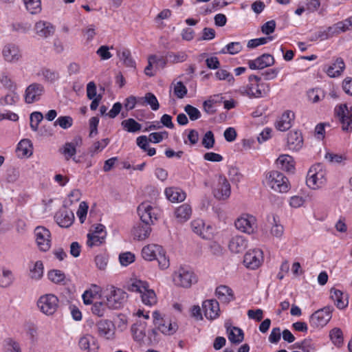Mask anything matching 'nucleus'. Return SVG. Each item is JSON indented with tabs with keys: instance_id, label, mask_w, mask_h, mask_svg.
Segmentation results:
<instances>
[{
	"instance_id": "ea45409f",
	"label": "nucleus",
	"mask_w": 352,
	"mask_h": 352,
	"mask_svg": "<svg viewBox=\"0 0 352 352\" xmlns=\"http://www.w3.org/2000/svg\"><path fill=\"white\" fill-rule=\"evenodd\" d=\"M121 125L129 133H136L142 129V125L133 118H129L122 121Z\"/></svg>"
},
{
	"instance_id": "4d7b16f0",
	"label": "nucleus",
	"mask_w": 352,
	"mask_h": 352,
	"mask_svg": "<svg viewBox=\"0 0 352 352\" xmlns=\"http://www.w3.org/2000/svg\"><path fill=\"white\" fill-rule=\"evenodd\" d=\"M331 341L337 346H340L343 343L342 331L339 328L333 329L329 333Z\"/></svg>"
},
{
	"instance_id": "0e129e2a",
	"label": "nucleus",
	"mask_w": 352,
	"mask_h": 352,
	"mask_svg": "<svg viewBox=\"0 0 352 352\" xmlns=\"http://www.w3.org/2000/svg\"><path fill=\"white\" fill-rule=\"evenodd\" d=\"M184 111L189 116V118L192 121L197 120L201 117L199 110L190 104L186 105Z\"/></svg>"
},
{
	"instance_id": "f257e3e1",
	"label": "nucleus",
	"mask_w": 352,
	"mask_h": 352,
	"mask_svg": "<svg viewBox=\"0 0 352 352\" xmlns=\"http://www.w3.org/2000/svg\"><path fill=\"white\" fill-rule=\"evenodd\" d=\"M125 289L131 292L140 294L142 301L146 305L152 306L157 302L155 291L149 288L146 281L137 278H131L126 282Z\"/></svg>"
},
{
	"instance_id": "79ce46f5",
	"label": "nucleus",
	"mask_w": 352,
	"mask_h": 352,
	"mask_svg": "<svg viewBox=\"0 0 352 352\" xmlns=\"http://www.w3.org/2000/svg\"><path fill=\"white\" fill-rule=\"evenodd\" d=\"M76 144L74 142H66L63 148L60 149V152L64 155L66 160H69L72 157L75 160L74 156L76 153Z\"/></svg>"
},
{
	"instance_id": "e2e57ef3",
	"label": "nucleus",
	"mask_w": 352,
	"mask_h": 352,
	"mask_svg": "<svg viewBox=\"0 0 352 352\" xmlns=\"http://www.w3.org/2000/svg\"><path fill=\"white\" fill-rule=\"evenodd\" d=\"M135 255L130 252H123L119 255V261L122 266H128L131 263H133L135 261Z\"/></svg>"
},
{
	"instance_id": "473e14b6",
	"label": "nucleus",
	"mask_w": 352,
	"mask_h": 352,
	"mask_svg": "<svg viewBox=\"0 0 352 352\" xmlns=\"http://www.w3.org/2000/svg\"><path fill=\"white\" fill-rule=\"evenodd\" d=\"M331 298L334 301L338 309H344L348 305V297L344 296V294L339 289L332 288L330 290Z\"/></svg>"
},
{
	"instance_id": "f03ea898",
	"label": "nucleus",
	"mask_w": 352,
	"mask_h": 352,
	"mask_svg": "<svg viewBox=\"0 0 352 352\" xmlns=\"http://www.w3.org/2000/svg\"><path fill=\"white\" fill-rule=\"evenodd\" d=\"M248 84L239 89L240 93L250 98H260L265 97L270 91L268 83L261 82V78L256 75H250L248 78Z\"/></svg>"
},
{
	"instance_id": "09e8293b",
	"label": "nucleus",
	"mask_w": 352,
	"mask_h": 352,
	"mask_svg": "<svg viewBox=\"0 0 352 352\" xmlns=\"http://www.w3.org/2000/svg\"><path fill=\"white\" fill-rule=\"evenodd\" d=\"M106 234H103L102 235H99V234H94V233H89L87 234V245L90 247V248H92L94 246H99L100 245H101L105 238H106Z\"/></svg>"
},
{
	"instance_id": "c03bdc74",
	"label": "nucleus",
	"mask_w": 352,
	"mask_h": 352,
	"mask_svg": "<svg viewBox=\"0 0 352 352\" xmlns=\"http://www.w3.org/2000/svg\"><path fill=\"white\" fill-rule=\"evenodd\" d=\"M191 228L194 232L201 236L202 238H207L208 236L205 234V230L210 229V226L205 227V223L203 220L197 219L191 223Z\"/></svg>"
},
{
	"instance_id": "052dcab7",
	"label": "nucleus",
	"mask_w": 352,
	"mask_h": 352,
	"mask_svg": "<svg viewBox=\"0 0 352 352\" xmlns=\"http://www.w3.org/2000/svg\"><path fill=\"white\" fill-rule=\"evenodd\" d=\"M272 220L274 224L270 230V233L273 236L280 238L284 233V228L276 221L275 216H273Z\"/></svg>"
},
{
	"instance_id": "5701e85b",
	"label": "nucleus",
	"mask_w": 352,
	"mask_h": 352,
	"mask_svg": "<svg viewBox=\"0 0 352 352\" xmlns=\"http://www.w3.org/2000/svg\"><path fill=\"white\" fill-rule=\"evenodd\" d=\"M303 145L302 133L298 131H292L287 134V146L292 151H299Z\"/></svg>"
},
{
	"instance_id": "6e6d98bb",
	"label": "nucleus",
	"mask_w": 352,
	"mask_h": 352,
	"mask_svg": "<svg viewBox=\"0 0 352 352\" xmlns=\"http://www.w3.org/2000/svg\"><path fill=\"white\" fill-rule=\"evenodd\" d=\"M219 102L218 100L215 98H210L203 103L204 111L209 115H212L217 111L216 104Z\"/></svg>"
},
{
	"instance_id": "de8ad7c7",
	"label": "nucleus",
	"mask_w": 352,
	"mask_h": 352,
	"mask_svg": "<svg viewBox=\"0 0 352 352\" xmlns=\"http://www.w3.org/2000/svg\"><path fill=\"white\" fill-rule=\"evenodd\" d=\"M307 96L308 100L312 103L319 102L325 96L324 91L319 88L309 89L307 93Z\"/></svg>"
},
{
	"instance_id": "680f3d73",
	"label": "nucleus",
	"mask_w": 352,
	"mask_h": 352,
	"mask_svg": "<svg viewBox=\"0 0 352 352\" xmlns=\"http://www.w3.org/2000/svg\"><path fill=\"white\" fill-rule=\"evenodd\" d=\"M43 118V114L38 111L33 112L30 115V127L33 131H37L38 124L42 121Z\"/></svg>"
},
{
	"instance_id": "39448f33",
	"label": "nucleus",
	"mask_w": 352,
	"mask_h": 352,
	"mask_svg": "<svg viewBox=\"0 0 352 352\" xmlns=\"http://www.w3.org/2000/svg\"><path fill=\"white\" fill-rule=\"evenodd\" d=\"M173 279L175 285L184 288H189L197 282V276L188 267H181L176 270Z\"/></svg>"
},
{
	"instance_id": "dca6fc26",
	"label": "nucleus",
	"mask_w": 352,
	"mask_h": 352,
	"mask_svg": "<svg viewBox=\"0 0 352 352\" xmlns=\"http://www.w3.org/2000/svg\"><path fill=\"white\" fill-rule=\"evenodd\" d=\"M79 349L85 352H98L99 344L96 338L89 333L82 335L78 340Z\"/></svg>"
},
{
	"instance_id": "ddd939ff",
	"label": "nucleus",
	"mask_w": 352,
	"mask_h": 352,
	"mask_svg": "<svg viewBox=\"0 0 352 352\" xmlns=\"http://www.w3.org/2000/svg\"><path fill=\"white\" fill-rule=\"evenodd\" d=\"M45 91L43 85L37 82L30 84L25 91V101L28 104L38 101Z\"/></svg>"
},
{
	"instance_id": "c85d7f7f",
	"label": "nucleus",
	"mask_w": 352,
	"mask_h": 352,
	"mask_svg": "<svg viewBox=\"0 0 352 352\" xmlns=\"http://www.w3.org/2000/svg\"><path fill=\"white\" fill-rule=\"evenodd\" d=\"M216 296L223 303H228L234 300L233 291L226 285L217 287L216 289Z\"/></svg>"
},
{
	"instance_id": "37998d69",
	"label": "nucleus",
	"mask_w": 352,
	"mask_h": 352,
	"mask_svg": "<svg viewBox=\"0 0 352 352\" xmlns=\"http://www.w3.org/2000/svg\"><path fill=\"white\" fill-rule=\"evenodd\" d=\"M38 74L42 76L45 81L50 83H54L60 77L58 72L49 68H43Z\"/></svg>"
},
{
	"instance_id": "c9c22d12",
	"label": "nucleus",
	"mask_w": 352,
	"mask_h": 352,
	"mask_svg": "<svg viewBox=\"0 0 352 352\" xmlns=\"http://www.w3.org/2000/svg\"><path fill=\"white\" fill-rule=\"evenodd\" d=\"M43 275V264L41 261H37L30 265V278L33 280H39Z\"/></svg>"
},
{
	"instance_id": "774afa93",
	"label": "nucleus",
	"mask_w": 352,
	"mask_h": 352,
	"mask_svg": "<svg viewBox=\"0 0 352 352\" xmlns=\"http://www.w3.org/2000/svg\"><path fill=\"white\" fill-rule=\"evenodd\" d=\"M5 344L9 352H21L19 343L12 338L5 340Z\"/></svg>"
},
{
	"instance_id": "20e7f679",
	"label": "nucleus",
	"mask_w": 352,
	"mask_h": 352,
	"mask_svg": "<svg viewBox=\"0 0 352 352\" xmlns=\"http://www.w3.org/2000/svg\"><path fill=\"white\" fill-rule=\"evenodd\" d=\"M265 183L272 190L279 193L287 192L290 189L288 178L278 170H272L267 173Z\"/></svg>"
},
{
	"instance_id": "72a5a7b5",
	"label": "nucleus",
	"mask_w": 352,
	"mask_h": 352,
	"mask_svg": "<svg viewBox=\"0 0 352 352\" xmlns=\"http://www.w3.org/2000/svg\"><path fill=\"white\" fill-rule=\"evenodd\" d=\"M14 281L13 272L6 267H0V287L7 288L11 286Z\"/></svg>"
},
{
	"instance_id": "4c0bfd02",
	"label": "nucleus",
	"mask_w": 352,
	"mask_h": 352,
	"mask_svg": "<svg viewBox=\"0 0 352 352\" xmlns=\"http://www.w3.org/2000/svg\"><path fill=\"white\" fill-rule=\"evenodd\" d=\"M228 339L234 344H239L244 339L243 331L239 327H232L228 329Z\"/></svg>"
},
{
	"instance_id": "58836bf2",
	"label": "nucleus",
	"mask_w": 352,
	"mask_h": 352,
	"mask_svg": "<svg viewBox=\"0 0 352 352\" xmlns=\"http://www.w3.org/2000/svg\"><path fill=\"white\" fill-rule=\"evenodd\" d=\"M277 164L280 165L281 168L286 171H291L294 168V160L289 155H281L277 159Z\"/></svg>"
},
{
	"instance_id": "a878e982",
	"label": "nucleus",
	"mask_w": 352,
	"mask_h": 352,
	"mask_svg": "<svg viewBox=\"0 0 352 352\" xmlns=\"http://www.w3.org/2000/svg\"><path fill=\"white\" fill-rule=\"evenodd\" d=\"M36 34L41 38H47L54 34V26L47 21H39L34 25Z\"/></svg>"
},
{
	"instance_id": "2eb2a0df",
	"label": "nucleus",
	"mask_w": 352,
	"mask_h": 352,
	"mask_svg": "<svg viewBox=\"0 0 352 352\" xmlns=\"http://www.w3.org/2000/svg\"><path fill=\"white\" fill-rule=\"evenodd\" d=\"M138 213L144 224L150 226L157 219L155 209L147 202L142 203L138 207Z\"/></svg>"
},
{
	"instance_id": "69168bd1",
	"label": "nucleus",
	"mask_w": 352,
	"mask_h": 352,
	"mask_svg": "<svg viewBox=\"0 0 352 352\" xmlns=\"http://www.w3.org/2000/svg\"><path fill=\"white\" fill-rule=\"evenodd\" d=\"M214 134L211 131H207L202 140V145L207 149L212 148L214 144Z\"/></svg>"
},
{
	"instance_id": "e433bc0d",
	"label": "nucleus",
	"mask_w": 352,
	"mask_h": 352,
	"mask_svg": "<svg viewBox=\"0 0 352 352\" xmlns=\"http://www.w3.org/2000/svg\"><path fill=\"white\" fill-rule=\"evenodd\" d=\"M351 23L346 20L340 21L329 27V34L334 35L340 34V33L345 32L350 30Z\"/></svg>"
},
{
	"instance_id": "b1692460",
	"label": "nucleus",
	"mask_w": 352,
	"mask_h": 352,
	"mask_svg": "<svg viewBox=\"0 0 352 352\" xmlns=\"http://www.w3.org/2000/svg\"><path fill=\"white\" fill-rule=\"evenodd\" d=\"M203 311L206 318L214 320L219 315V305L216 300H207L202 304Z\"/></svg>"
},
{
	"instance_id": "bb28decb",
	"label": "nucleus",
	"mask_w": 352,
	"mask_h": 352,
	"mask_svg": "<svg viewBox=\"0 0 352 352\" xmlns=\"http://www.w3.org/2000/svg\"><path fill=\"white\" fill-rule=\"evenodd\" d=\"M248 245L246 239L239 235L233 236L229 241V250L233 253H240L245 250Z\"/></svg>"
},
{
	"instance_id": "3c124183",
	"label": "nucleus",
	"mask_w": 352,
	"mask_h": 352,
	"mask_svg": "<svg viewBox=\"0 0 352 352\" xmlns=\"http://www.w3.org/2000/svg\"><path fill=\"white\" fill-rule=\"evenodd\" d=\"M144 103L149 105L152 110L157 111L160 108V104L155 96L151 92H148L145 96L140 98Z\"/></svg>"
},
{
	"instance_id": "a211bd4d",
	"label": "nucleus",
	"mask_w": 352,
	"mask_h": 352,
	"mask_svg": "<svg viewBox=\"0 0 352 352\" xmlns=\"http://www.w3.org/2000/svg\"><path fill=\"white\" fill-rule=\"evenodd\" d=\"M2 55L6 61L11 63L18 62L22 57L19 46L13 43H8L3 47Z\"/></svg>"
},
{
	"instance_id": "7ed1b4c3",
	"label": "nucleus",
	"mask_w": 352,
	"mask_h": 352,
	"mask_svg": "<svg viewBox=\"0 0 352 352\" xmlns=\"http://www.w3.org/2000/svg\"><path fill=\"white\" fill-rule=\"evenodd\" d=\"M142 256L146 261L157 260L159 267L162 270L167 269L169 265V259L166 256L163 248L156 244H149L142 250Z\"/></svg>"
},
{
	"instance_id": "864d4df0",
	"label": "nucleus",
	"mask_w": 352,
	"mask_h": 352,
	"mask_svg": "<svg viewBox=\"0 0 352 352\" xmlns=\"http://www.w3.org/2000/svg\"><path fill=\"white\" fill-rule=\"evenodd\" d=\"M23 2L30 13L34 14L41 12V0H23Z\"/></svg>"
},
{
	"instance_id": "6ab92c4d",
	"label": "nucleus",
	"mask_w": 352,
	"mask_h": 352,
	"mask_svg": "<svg viewBox=\"0 0 352 352\" xmlns=\"http://www.w3.org/2000/svg\"><path fill=\"white\" fill-rule=\"evenodd\" d=\"M54 219L60 227L67 228L72 225L74 214L72 210L64 207L56 212Z\"/></svg>"
},
{
	"instance_id": "7c9ffc66",
	"label": "nucleus",
	"mask_w": 352,
	"mask_h": 352,
	"mask_svg": "<svg viewBox=\"0 0 352 352\" xmlns=\"http://www.w3.org/2000/svg\"><path fill=\"white\" fill-rule=\"evenodd\" d=\"M165 195L166 198L171 202H180L186 199V193L178 188H166Z\"/></svg>"
},
{
	"instance_id": "a18cd8bd",
	"label": "nucleus",
	"mask_w": 352,
	"mask_h": 352,
	"mask_svg": "<svg viewBox=\"0 0 352 352\" xmlns=\"http://www.w3.org/2000/svg\"><path fill=\"white\" fill-rule=\"evenodd\" d=\"M108 309H109L106 301H96L93 304L91 307L93 314L98 317L104 316Z\"/></svg>"
},
{
	"instance_id": "2f4dec72",
	"label": "nucleus",
	"mask_w": 352,
	"mask_h": 352,
	"mask_svg": "<svg viewBox=\"0 0 352 352\" xmlns=\"http://www.w3.org/2000/svg\"><path fill=\"white\" fill-rule=\"evenodd\" d=\"M344 68L345 64L343 59L337 58L335 62L327 67L326 72L329 77L336 78L342 74Z\"/></svg>"
},
{
	"instance_id": "1a4fd4ad",
	"label": "nucleus",
	"mask_w": 352,
	"mask_h": 352,
	"mask_svg": "<svg viewBox=\"0 0 352 352\" xmlns=\"http://www.w3.org/2000/svg\"><path fill=\"white\" fill-rule=\"evenodd\" d=\"M332 306H327L316 311L312 314L309 318V322L311 326L316 328H322L325 326L332 317Z\"/></svg>"
},
{
	"instance_id": "393cba45",
	"label": "nucleus",
	"mask_w": 352,
	"mask_h": 352,
	"mask_svg": "<svg viewBox=\"0 0 352 352\" xmlns=\"http://www.w3.org/2000/svg\"><path fill=\"white\" fill-rule=\"evenodd\" d=\"M147 324L144 321L138 320L131 327V332L133 340L139 343L144 342L146 338V329Z\"/></svg>"
},
{
	"instance_id": "f3484780",
	"label": "nucleus",
	"mask_w": 352,
	"mask_h": 352,
	"mask_svg": "<svg viewBox=\"0 0 352 352\" xmlns=\"http://www.w3.org/2000/svg\"><path fill=\"white\" fill-rule=\"evenodd\" d=\"M97 333L100 338L106 340L113 339L115 335L113 323L109 320H100L96 324Z\"/></svg>"
},
{
	"instance_id": "f704fd0d",
	"label": "nucleus",
	"mask_w": 352,
	"mask_h": 352,
	"mask_svg": "<svg viewBox=\"0 0 352 352\" xmlns=\"http://www.w3.org/2000/svg\"><path fill=\"white\" fill-rule=\"evenodd\" d=\"M175 214L179 221H186L192 214L191 206L187 204H182L175 210Z\"/></svg>"
},
{
	"instance_id": "f8f14e48",
	"label": "nucleus",
	"mask_w": 352,
	"mask_h": 352,
	"mask_svg": "<svg viewBox=\"0 0 352 352\" xmlns=\"http://www.w3.org/2000/svg\"><path fill=\"white\" fill-rule=\"evenodd\" d=\"M36 241L41 251H47L51 246V234L50 231L44 227L38 226L34 230Z\"/></svg>"
},
{
	"instance_id": "cd10ccee",
	"label": "nucleus",
	"mask_w": 352,
	"mask_h": 352,
	"mask_svg": "<svg viewBox=\"0 0 352 352\" xmlns=\"http://www.w3.org/2000/svg\"><path fill=\"white\" fill-rule=\"evenodd\" d=\"M294 119V113L291 111L284 112L276 122V128L280 131H285L292 126V120Z\"/></svg>"
},
{
	"instance_id": "9b49d317",
	"label": "nucleus",
	"mask_w": 352,
	"mask_h": 352,
	"mask_svg": "<svg viewBox=\"0 0 352 352\" xmlns=\"http://www.w3.org/2000/svg\"><path fill=\"white\" fill-rule=\"evenodd\" d=\"M236 228L248 234H252L257 230V223L256 218L248 214H243L236 219L234 222Z\"/></svg>"
},
{
	"instance_id": "423d86ee",
	"label": "nucleus",
	"mask_w": 352,
	"mask_h": 352,
	"mask_svg": "<svg viewBox=\"0 0 352 352\" xmlns=\"http://www.w3.org/2000/svg\"><path fill=\"white\" fill-rule=\"evenodd\" d=\"M326 172L320 164H316L309 169L306 180L309 188H320L326 184Z\"/></svg>"
},
{
	"instance_id": "bf43d9fd",
	"label": "nucleus",
	"mask_w": 352,
	"mask_h": 352,
	"mask_svg": "<svg viewBox=\"0 0 352 352\" xmlns=\"http://www.w3.org/2000/svg\"><path fill=\"white\" fill-rule=\"evenodd\" d=\"M73 124V119L71 116H65L58 117L54 122V125H58L63 129L70 128Z\"/></svg>"
},
{
	"instance_id": "49530a36",
	"label": "nucleus",
	"mask_w": 352,
	"mask_h": 352,
	"mask_svg": "<svg viewBox=\"0 0 352 352\" xmlns=\"http://www.w3.org/2000/svg\"><path fill=\"white\" fill-rule=\"evenodd\" d=\"M31 141L24 139L20 141L17 146V151L22 156H30L32 154Z\"/></svg>"
},
{
	"instance_id": "aec40b11",
	"label": "nucleus",
	"mask_w": 352,
	"mask_h": 352,
	"mask_svg": "<svg viewBox=\"0 0 352 352\" xmlns=\"http://www.w3.org/2000/svg\"><path fill=\"white\" fill-rule=\"evenodd\" d=\"M230 185L228 181L225 177L220 175L217 187L213 191L214 197L218 199L225 200L230 197Z\"/></svg>"
},
{
	"instance_id": "8fccbe9b",
	"label": "nucleus",
	"mask_w": 352,
	"mask_h": 352,
	"mask_svg": "<svg viewBox=\"0 0 352 352\" xmlns=\"http://www.w3.org/2000/svg\"><path fill=\"white\" fill-rule=\"evenodd\" d=\"M242 45L240 42H231L226 45L221 51V54H236L242 50Z\"/></svg>"
},
{
	"instance_id": "4be33fe9",
	"label": "nucleus",
	"mask_w": 352,
	"mask_h": 352,
	"mask_svg": "<svg viewBox=\"0 0 352 352\" xmlns=\"http://www.w3.org/2000/svg\"><path fill=\"white\" fill-rule=\"evenodd\" d=\"M336 113L342 124V129L349 131L350 125L352 124V109H349L346 104H342L336 109Z\"/></svg>"
},
{
	"instance_id": "0eeeda50",
	"label": "nucleus",
	"mask_w": 352,
	"mask_h": 352,
	"mask_svg": "<svg viewBox=\"0 0 352 352\" xmlns=\"http://www.w3.org/2000/svg\"><path fill=\"white\" fill-rule=\"evenodd\" d=\"M58 305V298L52 294L41 296L37 302L38 307L46 316H52L57 311Z\"/></svg>"
},
{
	"instance_id": "c756f323",
	"label": "nucleus",
	"mask_w": 352,
	"mask_h": 352,
	"mask_svg": "<svg viewBox=\"0 0 352 352\" xmlns=\"http://www.w3.org/2000/svg\"><path fill=\"white\" fill-rule=\"evenodd\" d=\"M151 228L150 226L139 223L133 227L132 234L134 239L142 241L148 238L151 234Z\"/></svg>"
},
{
	"instance_id": "4468645a",
	"label": "nucleus",
	"mask_w": 352,
	"mask_h": 352,
	"mask_svg": "<svg viewBox=\"0 0 352 352\" xmlns=\"http://www.w3.org/2000/svg\"><path fill=\"white\" fill-rule=\"evenodd\" d=\"M263 252L259 249H255L247 252L244 256L243 263L250 269L258 268L263 262Z\"/></svg>"
},
{
	"instance_id": "a19ab883",
	"label": "nucleus",
	"mask_w": 352,
	"mask_h": 352,
	"mask_svg": "<svg viewBox=\"0 0 352 352\" xmlns=\"http://www.w3.org/2000/svg\"><path fill=\"white\" fill-rule=\"evenodd\" d=\"M19 100V96L14 91H11L0 99V104L6 107H12Z\"/></svg>"
},
{
	"instance_id": "412c9836",
	"label": "nucleus",
	"mask_w": 352,
	"mask_h": 352,
	"mask_svg": "<svg viewBox=\"0 0 352 352\" xmlns=\"http://www.w3.org/2000/svg\"><path fill=\"white\" fill-rule=\"evenodd\" d=\"M274 64V56L270 54H263L256 59L248 61V65L251 69H262Z\"/></svg>"
},
{
	"instance_id": "5fc2aeb1",
	"label": "nucleus",
	"mask_w": 352,
	"mask_h": 352,
	"mask_svg": "<svg viewBox=\"0 0 352 352\" xmlns=\"http://www.w3.org/2000/svg\"><path fill=\"white\" fill-rule=\"evenodd\" d=\"M48 278L56 284H60L65 278V274L58 270H50L47 274Z\"/></svg>"
},
{
	"instance_id": "338daca9",
	"label": "nucleus",
	"mask_w": 352,
	"mask_h": 352,
	"mask_svg": "<svg viewBox=\"0 0 352 352\" xmlns=\"http://www.w3.org/2000/svg\"><path fill=\"white\" fill-rule=\"evenodd\" d=\"M187 88L182 82H177L174 86V94L178 98H183L187 94Z\"/></svg>"
},
{
	"instance_id": "6e6552de",
	"label": "nucleus",
	"mask_w": 352,
	"mask_h": 352,
	"mask_svg": "<svg viewBox=\"0 0 352 352\" xmlns=\"http://www.w3.org/2000/svg\"><path fill=\"white\" fill-rule=\"evenodd\" d=\"M126 298L127 294L122 289L111 286L109 292L106 296V302L109 309H118L124 305Z\"/></svg>"
},
{
	"instance_id": "13d9d810",
	"label": "nucleus",
	"mask_w": 352,
	"mask_h": 352,
	"mask_svg": "<svg viewBox=\"0 0 352 352\" xmlns=\"http://www.w3.org/2000/svg\"><path fill=\"white\" fill-rule=\"evenodd\" d=\"M118 55L126 66L131 67H135V62L132 59L131 52L129 50L124 49L121 52H118Z\"/></svg>"
},
{
	"instance_id": "603ef678",
	"label": "nucleus",
	"mask_w": 352,
	"mask_h": 352,
	"mask_svg": "<svg viewBox=\"0 0 352 352\" xmlns=\"http://www.w3.org/2000/svg\"><path fill=\"white\" fill-rule=\"evenodd\" d=\"M109 138H104L100 141H97L89 148V153L91 156L102 151L109 143Z\"/></svg>"
},
{
	"instance_id": "9d476101",
	"label": "nucleus",
	"mask_w": 352,
	"mask_h": 352,
	"mask_svg": "<svg viewBox=\"0 0 352 352\" xmlns=\"http://www.w3.org/2000/svg\"><path fill=\"white\" fill-rule=\"evenodd\" d=\"M153 318L154 325L163 334L173 335L177 330V323L169 319L162 318L160 311H153Z\"/></svg>"
}]
</instances>
